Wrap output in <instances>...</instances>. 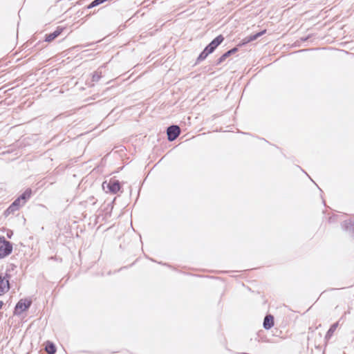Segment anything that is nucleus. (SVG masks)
I'll return each mask as SVG.
<instances>
[{"label":"nucleus","instance_id":"nucleus-1","mask_svg":"<svg viewBox=\"0 0 354 354\" xmlns=\"http://www.w3.org/2000/svg\"><path fill=\"white\" fill-rule=\"evenodd\" d=\"M221 44V34L216 36L199 54L197 57L196 62L199 63L204 59L211 53H212L216 48Z\"/></svg>","mask_w":354,"mask_h":354},{"label":"nucleus","instance_id":"nucleus-2","mask_svg":"<svg viewBox=\"0 0 354 354\" xmlns=\"http://www.w3.org/2000/svg\"><path fill=\"white\" fill-rule=\"evenodd\" d=\"M12 251V244L4 236L0 237V259L8 256Z\"/></svg>","mask_w":354,"mask_h":354},{"label":"nucleus","instance_id":"nucleus-3","mask_svg":"<svg viewBox=\"0 0 354 354\" xmlns=\"http://www.w3.org/2000/svg\"><path fill=\"white\" fill-rule=\"evenodd\" d=\"M102 188L107 189L109 192L115 194L120 191L121 185L119 180L111 178L108 183L105 181L102 183Z\"/></svg>","mask_w":354,"mask_h":354},{"label":"nucleus","instance_id":"nucleus-4","mask_svg":"<svg viewBox=\"0 0 354 354\" xmlns=\"http://www.w3.org/2000/svg\"><path fill=\"white\" fill-rule=\"evenodd\" d=\"M32 301L27 299H21L16 304L14 310V314L17 315H21L27 310L31 306Z\"/></svg>","mask_w":354,"mask_h":354},{"label":"nucleus","instance_id":"nucleus-5","mask_svg":"<svg viewBox=\"0 0 354 354\" xmlns=\"http://www.w3.org/2000/svg\"><path fill=\"white\" fill-rule=\"evenodd\" d=\"M180 129L178 125L172 124L167 127V140L170 142L175 140L180 135Z\"/></svg>","mask_w":354,"mask_h":354},{"label":"nucleus","instance_id":"nucleus-6","mask_svg":"<svg viewBox=\"0 0 354 354\" xmlns=\"http://www.w3.org/2000/svg\"><path fill=\"white\" fill-rule=\"evenodd\" d=\"M10 277V274H6V277L0 275V295H2L10 290V286L8 279Z\"/></svg>","mask_w":354,"mask_h":354},{"label":"nucleus","instance_id":"nucleus-7","mask_svg":"<svg viewBox=\"0 0 354 354\" xmlns=\"http://www.w3.org/2000/svg\"><path fill=\"white\" fill-rule=\"evenodd\" d=\"M64 30V28L62 26H58L57 27L56 30L53 31V32H50L49 34H46L45 35V39L44 41L46 42H51L54 39H55L57 37H58L63 30Z\"/></svg>","mask_w":354,"mask_h":354},{"label":"nucleus","instance_id":"nucleus-8","mask_svg":"<svg viewBox=\"0 0 354 354\" xmlns=\"http://www.w3.org/2000/svg\"><path fill=\"white\" fill-rule=\"evenodd\" d=\"M23 205L24 204L21 203V201L17 198L8 207V208L6 209V212H7L8 214L14 213L15 211L18 210L19 209V207Z\"/></svg>","mask_w":354,"mask_h":354},{"label":"nucleus","instance_id":"nucleus-9","mask_svg":"<svg viewBox=\"0 0 354 354\" xmlns=\"http://www.w3.org/2000/svg\"><path fill=\"white\" fill-rule=\"evenodd\" d=\"M274 317L271 315H268L265 317L263 321L264 328L268 330L274 326Z\"/></svg>","mask_w":354,"mask_h":354},{"label":"nucleus","instance_id":"nucleus-10","mask_svg":"<svg viewBox=\"0 0 354 354\" xmlns=\"http://www.w3.org/2000/svg\"><path fill=\"white\" fill-rule=\"evenodd\" d=\"M32 194L31 189H27L24 193H22L18 198L21 201L22 204H25L28 199H29Z\"/></svg>","mask_w":354,"mask_h":354},{"label":"nucleus","instance_id":"nucleus-11","mask_svg":"<svg viewBox=\"0 0 354 354\" xmlns=\"http://www.w3.org/2000/svg\"><path fill=\"white\" fill-rule=\"evenodd\" d=\"M45 351L48 354H55L57 351L56 346L54 343L50 341L46 342Z\"/></svg>","mask_w":354,"mask_h":354},{"label":"nucleus","instance_id":"nucleus-12","mask_svg":"<svg viewBox=\"0 0 354 354\" xmlns=\"http://www.w3.org/2000/svg\"><path fill=\"white\" fill-rule=\"evenodd\" d=\"M266 32V30H263V31L261 32H259L254 35H251L248 37H246L243 40V42L241 44H245L248 42H250L252 41H254L255 39H257L258 37H261V35H264L265 33Z\"/></svg>","mask_w":354,"mask_h":354},{"label":"nucleus","instance_id":"nucleus-13","mask_svg":"<svg viewBox=\"0 0 354 354\" xmlns=\"http://www.w3.org/2000/svg\"><path fill=\"white\" fill-rule=\"evenodd\" d=\"M102 77V71L100 69L95 71L92 75V82H97Z\"/></svg>","mask_w":354,"mask_h":354},{"label":"nucleus","instance_id":"nucleus-14","mask_svg":"<svg viewBox=\"0 0 354 354\" xmlns=\"http://www.w3.org/2000/svg\"><path fill=\"white\" fill-rule=\"evenodd\" d=\"M108 0H93L88 6H87V8L88 9H91V8H93L95 6H97L106 1H107Z\"/></svg>","mask_w":354,"mask_h":354},{"label":"nucleus","instance_id":"nucleus-15","mask_svg":"<svg viewBox=\"0 0 354 354\" xmlns=\"http://www.w3.org/2000/svg\"><path fill=\"white\" fill-rule=\"evenodd\" d=\"M337 326H338L337 323L334 324L333 325H332L331 327L330 328V329L328 331V335H332L333 333L335 331Z\"/></svg>","mask_w":354,"mask_h":354},{"label":"nucleus","instance_id":"nucleus-16","mask_svg":"<svg viewBox=\"0 0 354 354\" xmlns=\"http://www.w3.org/2000/svg\"><path fill=\"white\" fill-rule=\"evenodd\" d=\"M237 51V48H232V50H229L228 52H227L226 53H225L224 55H223V57H227L229 55H230L231 53H235Z\"/></svg>","mask_w":354,"mask_h":354},{"label":"nucleus","instance_id":"nucleus-17","mask_svg":"<svg viewBox=\"0 0 354 354\" xmlns=\"http://www.w3.org/2000/svg\"><path fill=\"white\" fill-rule=\"evenodd\" d=\"M221 63V56L219 57L217 59H216V64H220Z\"/></svg>","mask_w":354,"mask_h":354},{"label":"nucleus","instance_id":"nucleus-18","mask_svg":"<svg viewBox=\"0 0 354 354\" xmlns=\"http://www.w3.org/2000/svg\"><path fill=\"white\" fill-rule=\"evenodd\" d=\"M89 200L91 201V202H92V204H93V205H95V201H93L94 200V197H93V196H92V197H91V198H89Z\"/></svg>","mask_w":354,"mask_h":354},{"label":"nucleus","instance_id":"nucleus-19","mask_svg":"<svg viewBox=\"0 0 354 354\" xmlns=\"http://www.w3.org/2000/svg\"><path fill=\"white\" fill-rule=\"evenodd\" d=\"M83 46L82 45H80V46H74L73 48H82Z\"/></svg>","mask_w":354,"mask_h":354},{"label":"nucleus","instance_id":"nucleus-20","mask_svg":"<svg viewBox=\"0 0 354 354\" xmlns=\"http://www.w3.org/2000/svg\"><path fill=\"white\" fill-rule=\"evenodd\" d=\"M3 306V302L2 301H0V309L2 308Z\"/></svg>","mask_w":354,"mask_h":354},{"label":"nucleus","instance_id":"nucleus-21","mask_svg":"<svg viewBox=\"0 0 354 354\" xmlns=\"http://www.w3.org/2000/svg\"><path fill=\"white\" fill-rule=\"evenodd\" d=\"M214 134H215V133H214V132H212V133H210V136H211V138H213V136H214Z\"/></svg>","mask_w":354,"mask_h":354},{"label":"nucleus","instance_id":"nucleus-22","mask_svg":"<svg viewBox=\"0 0 354 354\" xmlns=\"http://www.w3.org/2000/svg\"><path fill=\"white\" fill-rule=\"evenodd\" d=\"M8 237L10 238V234H8Z\"/></svg>","mask_w":354,"mask_h":354},{"label":"nucleus","instance_id":"nucleus-23","mask_svg":"<svg viewBox=\"0 0 354 354\" xmlns=\"http://www.w3.org/2000/svg\"><path fill=\"white\" fill-rule=\"evenodd\" d=\"M8 237L10 238V234H8Z\"/></svg>","mask_w":354,"mask_h":354}]
</instances>
